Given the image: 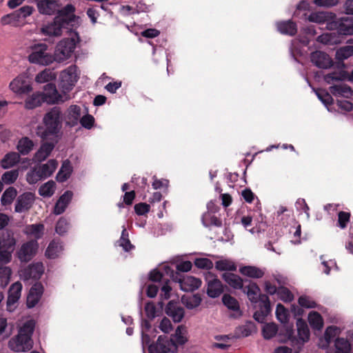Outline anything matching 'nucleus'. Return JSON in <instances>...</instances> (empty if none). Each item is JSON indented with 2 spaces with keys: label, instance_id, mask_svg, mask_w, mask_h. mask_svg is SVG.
Here are the masks:
<instances>
[{
  "label": "nucleus",
  "instance_id": "f257e3e1",
  "mask_svg": "<svg viewBox=\"0 0 353 353\" xmlns=\"http://www.w3.org/2000/svg\"><path fill=\"white\" fill-rule=\"evenodd\" d=\"M62 113L60 108L54 107L45 114L42 120L43 125L37 127L36 134L43 141L48 139L59 140L62 128Z\"/></svg>",
  "mask_w": 353,
  "mask_h": 353
},
{
  "label": "nucleus",
  "instance_id": "f03ea898",
  "mask_svg": "<svg viewBox=\"0 0 353 353\" xmlns=\"http://www.w3.org/2000/svg\"><path fill=\"white\" fill-rule=\"evenodd\" d=\"M242 290L252 303H259V309L254 313L253 317L259 323H263L271 312L269 297L266 294H261L259 287L254 282L250 281Z\"/></svg>",
  "mask_w": 353,
  "mask_h": 353
},
{
  "label": "nucleus",
  "instance_id": "7ed1b4c3",
  "mask_svg": "<svg viewBox=\"0 0 353 353\" xmlns=\"http://www.w3.org/2000/svg\"><path fill=\"white\" fill-rule=\"evenodd\" d=\"M34 322L28 321L20 328L15 339L9 341V346L14 352H26L32 347V335L34 330Z\"/></svg>",
  "mask_w": 353,
  "mask_h": 353
},
{
  "label": "nucleus",
  "instance_id": "20e7f679",
  "mask_svg": "<svg viewBox=\"0 0 353 353\" xmlns=\"http://www.w3.org/2000/svg\"><path fill=\"white\" fill-rule=\"evenodd\" d=\"M48 45L44 43L34 44L31 47L32 52L28 56L30 63L48 65L54 61V57L47 52Z\"/></svg>",
  "mask_w": 353,
  "mask_h": 353
},
{
  "label": "nucleus",
  "instance_id": "39448f33",
  "mask_svg": "<svg viewBox=\"0 0 353 353\" xmlns=\"http://www.w3.org/2000/svg\"><path fill=\"white\" fill-rule=\"evenodd\" d=\"M326 28L330 30H336L341 35L353 34V17H336L327 21Z\"/></svg>",
  "mask_w": 353,
  "mask_h": 353
},
{
  "label": "nucleus",
  "instance_id": "423d86ee",
  "mask_svg": "<svg viewBox=\"0 0 353 353\" xmlns=\"http://www.w3.org/2000/svg\"><path fill=\"white\" fill-rule=\"evenodd\" d=\"M76 41L74 38L63 39L60 41L55 49L54 60L57 62H62L70 57L76 48Z\"/></svg>",
  "mask_w": 353,
  "mask_h": 353
},
{
  "label": "nucleus",
  "instance_id": "0eeeda50",
  "mask_svg": "<svg viewBox=\"0 0 353 353\" xmlns=\"http://www.w3.org/2000/svg\"><path fill=\"white\" fill-rule=\"evenodd\" d=\"M59 79V88L63 94L68 95V93L73 89L78 80L76 66L70 65L63 70L60 74Z\"/></svg>",
  "mask_w": 353,
  "mask_h": 353
},
{
  "label": "nucleus",
  "instance_id": "6e6552de",
  "mask_svg": "<svg viewBox=\"0 0 353 353\" xmlns=\"http://www.w3.org/2000/svg\"><path fill=\"white\" fill-rule=\"evenodd\" d=\"M296 327L298 332V338L289 334V340L291 341L292 345L298 351L301 349L303 344L310 339V330L306 322L299 318L296 321Z\"/></svg>",
  "mask_w": 353,
  "mask_h": 353
},
{
  "label": "nucleus",
  "instance_id": "1a4fd4ad",
  "mask_svg": "<svg viewBox=\"0 0 353 353\" xmlns=\"http://www.w3.org/2000/svg\"><path fill=\"white\" fill-rule=\"evenodd\" d=\"M173 281L179 282L181 289L185 292H193L201 285V281L199 279L192 276H186L181 278V275L178 272L173 270L170 274Z\"/></svg>",
  "mask_w": 353,
  "mask_h": 353
},
{
  "label": "nucleus",
  "instance_id": "9d476101",
  "mask_svg": "<svg viewBox=\"0 0 353 353\" xmlns=\"http://www.w3.org/2000/svg\"><path fill=\"white\" fill-rule=\"evenodd\" d=\"M176 347L172 339L165 335H160L155 343L149 345L148 352L149 353H169L176 350Z\"/></svg>",
  "mask_w": 353,
  "mask_h": 353
},
{
  "label": "nucleus",
  "instance_id": "9b49d317",
  "mask_svg": "<svg viewBox=\"0 0 353 353\" xmlns=\"http://www.w3.org/2000/svg\"><path fill=\"white\" fill-rule=\"evenodd\" d=\"M38 248V242L36 240H30L21 245L16 255L21 262L28 263L35 256Z\"/></svg>",
  "mask_w": 353,
  "mask_h": 353
},
{
  "label": "nucleus",
  "instance_id": "f8f14e48",
  "mask_svg": "<svg viewBox=\"0 0 353 353\" xmlns=\"http://www.w3.org/2000/svg\"><path fill=\"white\" fill-rule=\"evenodd\" d=\"M207 294L210 298H217L224 292V286L216 275L208 272L205 276Z\"/></svg>",
  "mask_w": 353,
  "mask_h": 353
},
{
  "label": "nucleus",
  "instance_id": "ddd939ff",
  "mask_svg": "<svg viewBox=\"0 0 353 353\" xmlns=\"http://www.w3.org/2000/svg\"><path fill=\"white\" fill-rule=\"evenodd\" d=\"M41 94L45 102L49 104L63 102L70 99L69 95L59 94L55 85L52 83H49L44 85L43 92H41Z\"/></svg>",
  "mask_w": 353,
  "mask_h": 353
},
{
  "label": "nucleus",
  "instance_id": "4468645a",
  "mask_svg": "<svg viewBox=\"0 0 353 353\" xmlns=\"http://www.w3.org/2000/svg\"><path fill=\"white\" fill-rule=\"evenodd\" d=\"M75 10L76 8L73 5L67 4L60 10L57 8V16L54 18L57 22H60L65 28H67L68 26L72 25L76 20Z\"/></svg>",
  "mask_w": 353,
  "mask_h": 353
},
{
  "label": "nucleus",
  "instance_id": "2eb2a0df",
  "mask_svg": "<svg viewBox=\"0 0 353 353\" xmlns=\"http://www.w3.org/2000/svg\"><path fill=\"white\" fill-rule=\"evenodd\" d=\"M50 141H45L42 143L38 149V150L34 153L33 156L32 160L34 162L41 163L44 161L48 159V157L50 155L52 152L53 151L56 144L58 143L57 139H50Z\"/></svg>",
  "mask_w": 353,
  "mask_h": 353
},
{
  "label": "nucleus",
  "instance_id": "dca6fc26",
  "mask_svg": "<svg viewBox=\"0 0 353 353\" xmlns=\"http://www.w3.org/2000/svg\"><path fill=\"white\" fill-rule=\"evenodd\" d=\"M17 240L15 238L14 232L11 229H6L0 234V248L11 253H13Z\"/></svg>",
  "mask_w": 353,
  "mask_h": 353
},
{
  "label": "nucleus",
  "instance_id": "f3484780",
  "mask_svg": "<svg viewBox=\"0 0 353 353\" xmlns=\"http://www.w3.org/2000/svg\"><path fill=\"white\" fill-rule=\"evenodd\" d=\"M310 59L312 63L321 69L330 68L334 62L327 53L322 51H315L311 53Z\"/></svg>",
  "mask_w": 353,
  "mask_h": 353
},
{
  "label": "nucleus",
  "instance_id": "a211bd4d",
  "mask_svg": "<svg viewBox=\"0 0 353 353\" xmlns=\"http://www.w3.org/2000/svg\"><path fill=\"white\" fill-rule=\"evenodd\" d=\"M43 293V286L39 283H35L30 289L27 296L26 305L28 308L34 307L40 301Z\"/></svg>",
  "mask_w": 353,
  "mask_h": 353
},
{
  "label": "nucleus",
  "instance_id": "6ab92c4d",
  "mask_svg": "<svg viewBox=\"0 0 353 353\" xmlns=\"http://www.w3.org/2000/svg\"><path fill=\"white\" fill-rule=\"evenodd\" d=\"M34 200V194L31 192H25L19 195L15 203V212L21 213L28 211L32 207Z\"/></svg>",
  "mask_w": 353,
  "mask_h": 353
},
{
  "label": "nucleus",
  "instance_id": "aec40b11",
  "mask_svg": "<svg viewBox=\"0 0 353 353\" xmlns=\"http://www.w3.org/2000/svg\"><path fill=\"white\" fill-rule=\"evenodd\" d=\"M44 272V268L42 263H35L29 265L26 268L21 271V276L24 280L30 279L37 280L40 279Z\"/></svg>",
  "mask_w": 353,
  "mask_h": 353
},
{
  "label": "nucleus",
  "instance_id": "412c9836",
  "mask_svg": "<svg viewBox=\"0 0 353 353\" xmlns=\"http://www.w3.org/2000/svg\"><path fill=\"white\" fill-rule=\"evenodd\" d=\"M165 311L166 314L171 317L175 323L181 322L185 314L184 309L174 301H170L168 303Z\"/></svg>",
  "mask_w": 353,
  "mask_h": 353
},
{
  "label": "nucleus",
  "instance_id": "4be33fe9",
  "mask_svg": "<svg viewBox=\"0 0 353 353\" xmlns=\"http://www.w3.org/2000/svg\"><path fill=\"white\" fill-rule=\"evenodd\" d=\"M73 193L72 191H65L56 202L53 213L56 215L63 214L72 201Z\"/></svg>",
  "mask_w": 353,
  "mask_h": 353
},
{
  "label": "nucleus",
  "instance_id": "5701e85b",
  "mask_svg": "<svg viewBox=\"0 0 353 353\" xmlns=\"http://www.w3.org/2000/svg\"><path fill=\"white\" fill-rule=\"evenodd\" d=\"M10 88L16 93L24 94L31 90V86L23 77H17L10 83Z\"/></svg>",
  "mask_w": 353,
  "mask_h": 353
},
{
  "label": "nucleus",
  "instance_id": "b1692460",
  "mask_svg": "<svg viewBox=\"0 0 353 353\" xmlns=\"http://www.w3.org/2000/svg\"><path fill=\"white\" fill-rule=\"evenodd\" d=\"M37 6L39 13L47 15L54 14L59 7L54 0H38Z\"/></svg>",
  "mask_w": 353,
  "mask_h": 353
},
{
  "label": "nucleus",
  "instance_id": "393cba45",
  "mask_svg": "<svg viewBox=\"0 0 353 353\" xmlns=\"http://www.w3.org/2000/svg\"><path fill=\"white\" fill-rule=\"evenodd\" d=\"M276 26L277 30L282 34L294 36L297 33L296 23L292 20L278 21Z\"/></svg>",
  "mask_w": 353,
  "mask_h": 353
},
{
  "label": "nucleus",
  "instance_id": "a878e982",
  "mask_svg": "<svg viewBox=\"0 0 353 353\" xmlns=\"http://www.w3.org/2000/svg\"><path fill=\"white\" fill-rule=\"evenodd\" d=\"M222 279L234 290L243 288V280L239 275L232 272H225L221 275Z\"/></svg>",
  "mask_w": 353,
  "mask_h": 353
},
{
  "label": "nucleus",
  "instance_id": "bb28decb",
  "mask_svg": "<svg viewBox=\"0 0 353 353\" xmlns=\"http://www.w3.org/2000/svg\"><path fill=\"white\" fill-rule=\"evenodd\" d=\"M65 28L60 22H57L56 19L50 23L43 26L41 31L44 35L59 37L62 34V29Z\"/></svg>",
  "mask_w": 353,
  "mask_h": 353
},
{
  "label": "nucleus",
  "instance_id": "cd10ccee",
  "mask_svg": "<svg viewBox=\"0 0 353 353\" xmlns=\"http://www.w3.org/2000/svg\"><path fill=\"white\" fill-rule=\"evenodd\" d=\"M22 284L17 281L12 284L8 291L7 303L8 305L16 303L21 297Z\"/></svg>",
  "mask_w": 353,
  "mask_h": 353
},
{
  "label": "nucleus",
  "instance_id": "c85d7f7f",
  "mask_svg": "<svg viewBox=\"0 0 353 353\" xmlns=\"http://www.w3.org/2000/svg\"><path fill=\"white\" fill-rule=\"evenodd\" d=\"M58 161L55 159H50L46 163L37 165L44 179L50 177L56 170Z\"/></svg>",
  "mask_w": 353,
  "mask_h": 353
},
{
  "label": "nucleus",
  "instance_id": "c756f323",
  "mask_svg": "<svg viewBox=\"0 0 353 353\" xmlns=\"http://www.w3.org/2000/svg\"><path fill=\"white\" fill-rule=\"evenodd\" d=\"M72 172V167L71 165L70 161L66 160L63 162L60 170L56 176V179L57 181L63 183L67 181L71 174Z\"/></svg>",
  "mask_w": 353,
  "mask_h": 353
},
{
  "label": "nucleus",
  "instance_id": "7c9ffc66",
  "mask_svg": "<svg viewBox=\"0 0 353 353\" xmlns=\"http://www.w3.org/2000/svg\"><path fill=\"white\" fill-rule=\"evenodd\" d=\"M34 143L27 137H22L18 141L17 149L22 155L28 154L34 148Z\"/></svg>",
  "mask_w": 353,
  "mask_h": 353
},
{
  "label": "nucleus",
  "instance_id": "2f4dec72",
  "mask_svg": "<svg viewBox=\"0 0 353 353\" xmlns=\"http://www.w3.org/2000/svg\"><path fill=\"white\" fill-rule=\"evenodd\" d=\"M347 77V72L345 70H338L330 72L323 77L324 81L327 84H332L334 82L343 81Z\"/></svg>",
  "mask_w": 353,
  "mask_h": 353
},
{
  "label": "nucleus",
  "instance_id": "473e14b6",
  "mask_svg": "<svg viewBox=\"0 0 353 353\" xmlns=\"http://www.w3.org/2000/svg\"><path fill=\"white\" fill-rule=\"evenodd\" d=\"M62 250L61 243L59 240L54 239L49 243L45 254L49 259H55L59 256Z\"/></svg>",
  "mask_w": 353,
  "mask_h": 353
},
{
  "label": "nucleus",
  "instance_id": "72a5a7b5",
  "mask_svg": "<svg viewBox=\"0 0 353 353\" xmlns=\"http://www.w3.org/2000/svg\"><path fill=\"white\" fill-rule=\"evenodd\" d=\"M239 272L243 275L253 279H260L262 278L264 275V272L262 270L257 267L251 265H247L240 268Z\"/></svg>",
  "mask_w": 353,
  "mask_h": 353
},
{
  "label": "nucleus",
  "instance_id": "f704fd0d",
  "mask_svg": "<svg viewBox=\"0 0 353 353\" xmlns=\"http://www.w3.org/2000/svg\"><path fill=\"white\" fill-rule=\"evenodd\" d=\"M20 159L18 152H11L5 155L1 161V165L4 169L10 168L15 165Z\"/></svg>",
  "mask_w": 353,
  "mask_h": 353
},
{
  "label": "nucleus",
  "instance_id": "c9c22d12",
  "mask_svg": "<svg viewBox=\"0 0 353 353\" xmlns=\"http://www.w3.org/2000/svg\"><path fill=\"white\" fill-rule=\"evenodd\" d=\"M308 321L312 329L321 330L323 327V320L321 315L315 311L310 312L308 315Z\"/></svg>",
  "mask_w": 353,
  "mask_h": 353
},
{
  "label": "nucleus",
  "instance_id": "e433bc0d",
  "mask_svg": "<svg viewBox=\"0 0 353 353\" xmlns=\"http://www.w3.org/2000/svg\"><path fill=\"white\" fill-rule=\"evenodd\" d=\"M81 117V108L77 105H70L68 109V121L70 126H74L78 123Z\"/></svg>",
  "mask_w": 353,
  "mask_h": 353
},
{
  "label": "nucleus",
  "instance_id": "4c0bfd02",
  "mask_svg": "<svg viewBox=\"0 0 353 353\" xmlns=\"http://www.w3.org/2000/svg\"><path fill=\"white\" fill-rule=\"evenodd\" d=\"M215 268L219 271L234 272L236 270L237 266L230 259H221L215 262Z\"/></svg>",
  "mask_w": 353,
  "mask_h": 353
},
{
  "label": "nucleus",
  "instance_id": "58836bf2",
  "mask_svg": "<svg viewBox=\"0 0 353 353\" xmlns=\"http://www.w3.org/2000/svg\"><path fill=\"white\" fill-rule=\"evenodd\" d=\"M201 296L195 294L191 296H183L181 298L182 303L188 309H194L198 307L201 302Z\"/></svg>",
  "mask_w": 353,
  "mask_h": 353
},
{
  "label": "nucleus",
  "instance_id": "ea45409f",
  "mask_svg": "<svg viewBox=\"0 0 353 353\" xmlns=\"http://www.w3.org/2000/svg\"><path fill=\"white\" fill-rule=\"evenodd\" d=\"M21 20V19L19 16V14L17 10H15L12 13L3 15L1 18L0 22L2 26L12 25L14 26H17Z\"/></svg>",
  "mask_w": 353,
  "mask_h": 353
},
{
  "label": "nucleus",
  "instance_id": "a19ab883",
  "mask_svg": "<svg viewBox=\"0 0 353 353\" xmlns=\"http://www.w3.org/2000/svg\"><path fill=\"white\" fill-rule=\"evenodd\" d=\"M329 90L334 96H343L345 97H348L352 92L350 86L342 84L332 85L330 87Z\"/></svg>",
  "mask_w": 353,
  "mask_h": 353
},
{
  "label": "nucleus",
  "instance_id": "79ce46f5",
  "mask_svg": "<svg viewBox=\"0 0 353 353\" xmlns=\"http://www.w3.org/2000/svg\"><path fill=\"white\" fill-rule=\"evenodd\" d=\"M55 188V182L50 180L41 185L39 189V194L43 197L49 198L54 194Z\"/></svg>",
  "mask_w": 353,
  "mask_h": 353
},
{
  "label": "nucleus",
  "instance_id": "37998d69",
  "mask_svg": "<svg viewBox=\"0 0 353 353\" xmlns=\"http://www.w3.org/2000/svg\"><path fill=\"white\" fill-rule=\"evenodd\" d=\"M44 180L37 166L30 169L26 174V181L29 184H35L37 182Z\"/></svg>",
  "mask_w": 353,
  "mask_h": 353
},
{
  "label": "nucleus",
  "instance_id": "c03bdc74",
  "mask_svg": "<svg viewBox=\"0 0 353 353\" xmlns=\"http://www.w3.org/2000/svg\"><path fill=\"white\" fill-rule=\"evenodd\" d=\"M43 102H45V101L41 92L34 93L26 100V108L28 109H33L41 105Z\"/></svg>",
  "mask_w": 353,
  "mask_h": 353
},
{
  "label": "nucleus",
  "instance_id": "a18cd8bd",
  "mask_svg": "<svg viewBox=\"0 0 353 353\" xmlns=\"http://www.w3.org/2000/svg\"><path fill=\"white\" fill-rule=\"evenodd\" d=\"M56 78L55 74L50 69H45L38 73L35 77V81L39 83L49 82Z\"/></svg>",
  "mask_w": 353,
  "mask_h": 353
},
{
  "label": "nucleus",
  "instance_id": "49530a36",
  "mask_svg": "<svg viewBox=\"0 0 353 353\" xmlns=\"http://www.w3.org/2000/svg\"><path fill=\"white\" fill-rule=\"evenodd\" d=\"M118 243L125 252H129L134 248V246L131 243L128 238V232L124 227L121 232V236L118 241Z\"/></svg>",
  "mask_w": 353,
  "mask_h": 353
},
{
  "label": "nucleus",
  "instance_id": "de8ad7c7",
  "mask_svg": "<svg viewBox=\"0 0 353 353\" xmlns=\"http://www.w3.org/2000/svg\"><path fill=\"white\" fill-rule=\"evenodd\" d=\"M17 194V190L13 187H10L5 190L1 199V202L3 205H7L12 203Z\"/></svg>",
  "mask_w": 353,
  "mask_h": 353
},
{
  "label": "nucleus",
  "instance_id": "09e8293b",
  "mask_svg": "<svg viewBox=\"0 0 353 353\" xmlns=\"http://www.w3.org/2000/svg\"><path fill=\"white\" fill-rule=\"evenodd\" d=\"M353 55V46H345L339 48L336 52V59L343 61Z\"/></svg>",
  "mask_w": 353,
  "mask_h": 353
},
{
  "label": "nucleus",
  "instance_id": "8fccbe9b",
  "mask_svg": "<svg viewBox=\"0 0 353 353\" xmlns=\"http://www.w3.org/2000/svg\"><path fill=\"white\" fill-rule=\"evenodd\" d=\"M222 301L229 310L233 311L239 310V304L238 301L230 294H225L222 297Z\"/></svg>",
  "mask_w": 353,
  "mask_h": 353
},
{
  "label": "nucleus",
  "instance_id": "3c124183",
  "mask_svg": "<svg viewBox=\"0 0 353 353\" xmlns=\"http://www.w3.org/2000/svg\"><path fill=\"white\" fill-rule=\"evenodd\" d=\"M335 349L342 353H351V345L350 342L343 338H338L334 343Z\"/></svg>",
  "mask_w": 353,
  "mask_h": 353
},
{
  "label": "nucleus",
  "instance_id": "603ef678",
  "mask_svg": "<svg viewBox=\"0 0 353 353\" xmlns=\"http://www.w3.org/2000/svg\"><path fill=\"white\" fill-rule=\"evenodd\" d=\"M202 222L205 227H210L211 225L221 227L222 225V221L220 219L214 215L210 214H205L202 218Z\"/></svg>",
  "mask_w": 353,
  "mask_h": 353
},
{
  "label": "nucleus",
  "instance_id": "864d4df0",
  "mask_svg": "<svg viewBox=\"0 0 353 353\" xmlns=\"http://www.w3.org/2000/svg\"><path fill=\"white\" fill-rule=\"evenodd\" d=\"M276 316L281 323H285L289 319L288 310L281 303H278L276 308Z\"/></svg>",
  "mask_w": 353,
  "mask_h": 353
},
{
  "label": "nucleus",
  "instance_id": "5fc2aeb1",
  "mask_svg": "<svg viewBox=\"0 0 353 353\" xmlns=\"http://www.w3.org/2000/svg\"><path fill=\"white\" fill-rule=\"evenodd\" d=\"M70 228V223L65 217H61L57 222L55 231L59 235L65 234Z\"/></svg>",
  "mask_w": 353,
  "mask_h": 353
},
{
  "label": "nucleus",
  "instance_id": "6e6d98bb",
  "mask_svg": "<svg viewBox=\"0 0 353 353\" xmlns=\"http://www.w3.org/2000/svg\"><path fill=\"white\" fill-rule=\"evenodd\" d=\"M277 295L281 301L285 303L291 302L294 299V295L291 291L283 286L278 288Z\"/></svg>",
  "mask_w": 353,
  "mask_h": 353
},
{
  "label": "nucleus",
  "instance_id": "4d7b16f0",
  "mask_svg": "<svg viewBox=\"0 0 353 353\" xmlns=\"http://www.w3.org/2000/svg\"><path fill=\"white\" fill-rule=\"evenodd\" d=\"M351 214L345 211H340L338 213L337 225L341 229L347 228V223L350 221Z\"/></svg>",
  "mask_w": 353,
  "mask_h": 353
},
{
  "label": "nucleus",
  "instance_id": "13d9d810",
  "mask_svg": "<svg viewBox=\"0 0 353 353\" xmlns=\"http://www.w3.org/2000/svg\"><path fill=\"white\" fill-rule=\"evenodd\" d=\"M18 176L19 171L17 170H12L3 173L1 180L6 184H12L17 179Z\"/></svg>",
  "mask_w": 353,
  "mask_h": 353
},
{
  "label": "nucleus",
  "instance_id": "bf43d9fd",
  "mask_svg": "<svg viewBox=\"0 0 353 353\" xmlns=\"http://www.w3.org/2000/svg\"><path fill=\"white\" fill-rule=\"evenodd\" d=\"M27 233L34 235L37 239H39L41 236L43 231L44 230V225L41 223L32 224L28 225L27 228Z\"/></svg>",
  "mask_w": 353,
  "mask_h": 353
},
{
  "label": "nucleus",
  "instance_id": "052dcab7",
  "mask_svg": "<svg viewBox=\"0 0 353 353\" xmlns=\"http://www.w3.org/2000/svg\"><path fill=\"white\" fill-rule=\"evenodd\" d=\"M277 327L274 323L266 324L263 328V335L265 339L274 337L277 332Z\"/></svg>",
  "mask_w": 353,
  "mask_h": 353
},
{
  "label": "nucleus",
  "instance_id": "680f3d73",
  "mask_svg": "<svg viewBox=\"0 0 353 353\" xmlns=\"http://www.w3.org/2000/svg\"><path fill=\"white\" fill-rule=\"evenodd\" d=\"M254 326L252 323L239 326L236 330V334L238 337H246L250 336L253 330Z\"/></svg>",
  "mask_w": 353,
  "mask_h": 353
},
{
  "label": "nucleus",
  "instance_id": "e2e57ef3",
  "mask_svg": "<svg viewBox=\"0 0 353 353\" xmlns=\"http://www.w3.org/2000/svg\"><path fill=\"white\" fill-rule=\"evenodd\" d=\"M328 15L325 12H314L310 14L308 20L311 22L323 24L327 21Z\"/></svg>",
  "mask_w": 353,
  "mask_h": 353
},
{
  "label": "nucleus",
  "instance_id": "0e129e2a",
  "mask_svg": "<svg viewBox=\"0 0 353 353\" xmlns=\"http://www.w3.org/2000/svg\"><path fill=\"white\" fill-rule=\"evenodd\" d=\"M316 94L318 98L325 104L331 105L333 103L334 99L331 94L324 90H317Z\"/></svg>",
  "mask_w": 353,
  "mask_h": 353
},
{
  "label": "nucleus",
  "instance_id": "69168bd1",
  "mask_svg": "<svg viewBox=\"0 0 353 353\" xmlns=\"http://www.w3.org/2000/svg\"><path fill=\"white\" fill-rule=\"evenodd\" d=\"M194 265L200 269L211 270L213 268L212 261L207 258H198L194 261Z\"/></svg>",
  "mask_w": 353,
  "mask_h": 353
},
{
  "label": "nucleus",
  "instance_id": "338daca9",
  "mask_svg": "<svg viewBox=\"0 0 353 353\" xmlns=\"http://www.w3.org/2000/svg\"><path fill=\"white\" fill-rule=\"evenodd\" d=\"M182 330H183V327L179 326L175 330V334L170 338L173 339L176 345L177 344L183 345L187 341V339L184 336Z\"/></svg>",
  "mask_w": 353,
  "mask_h": 353
},
{
  "label": "nucleus",
  "instance_id": "774afa93",
  "mask_svg": "<svg viewBox=\"0 0 353 353\" xmlns=\"http://www.w3.org/2000/svg\"><path fill=\"white\" fill-rule=\"evenodd\" d=\"M298 303L302 307L305 308H314L316 306V303L310 297L303 295L299 298Z\"/></svg>",
  "mask_w": 353,
  "mask_h": 353
}]
</instances>
